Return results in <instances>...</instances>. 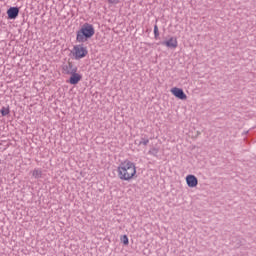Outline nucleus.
Returning <instances> with one entry per match:
<instances>
[{
    "instance_id": "obj_11",
    "label": "nucleus",
    "mask_w": 256,
    "mask_h": 256,
    "mask_svg": "<svg viewBox=\"0 0 256 256\" xmlns=\"http://www.w3.org/2000/svg\"><path fill=\"white\" fill-rule=\"evenodd\" d=\"M33 177H35V179H41L43 172L39 169H35L32 173Z\"/></svg>"
},
{
    "instance_id": "obj_10",
    "label": "nucleus",
    "mask_w": 256,
    "mask_h": 256,
    "mask_svg": "<svg viewBox=\"0 0 256 256\" xmlns=\"http://www.w3.org/2000/svg\"><path fill=\"white\" fill-rule=\"evenodd\" d=\"M0 113H1L2 117H7V115H9V113H11V110L9 109V106L2 107L0 110Z\"/></svg>"
},
{
    "instance_id": "obj_16",
    "label": "nucleus",
    "mask_w": 256,
    "mask_h": 256,
    "mask_svg": "<svg viewBox=\"0 0 256 256\" xmlns=\"http://www.w3.org/2000/svg\"><path fill=\"white\" fill-rule=\"evenodd\" d=\"M108 3L110 5H117V3H119V0H108Z\"/></svg>"
},
{
    "instance_id": "obj_3",
    "label": "nucleus",
    "mask_w": 256,
    "mask_h": 256,
    "mask_svg": "<svg viewBox=\"0 0 256 256\" xmlns=\"http://www.w3.org/2000/svg\"><path fill=\"white\" fill-rule=\"evenodd\" d=\"M71 55L76 59V61H79L81 59H85V57L89 55V50L83 44H76L71 50Z\"/></svg>"
},
{
    "instance_id": "obj_1",
    "label": "nucleus",
    "mask_w": 256,
    "mask_h": 256,
    "mask_svg": "<svg viewBox=\"0 0 256 256\" xmlns=\"http://www.w3.org/2000/svg\"><path fill=\"white\" fill-rule=\"evenodd\" d=\"M118 177L121 181H131L137 175V167L135 163L125 160L118 166Z\"/></svg>"
},
{
    "instance_id": "obj_12",
    "label": "nucleus",
    "mask_w": 256,
    "mask_h": 256,
    "mask_svg": "<svg viewBox=\"0 0 256 256\" xmlns=\"http://www.w3.org/2000/svg\"><path fill=\"white\" fill-rule=\"evenodd\" d=\"M149 155H153V157H157V155H159V149L157 148H152L149 150Z\"/></svg>"
},
{
    "instance_id": "obj_15",
    "label": "nucleus",
    "mask_w": 256,
    "mask_h": 256,
    "mask_svg": "<svg viewBox=\"0 0 256 256\" xmlns=\"http://www.w3.org/2000/svg\"><path fill=\"white\" fill-rule=\"evenodd\" d=\"M149 144V139H145V138H142L139 142V145H148Z\"/></svg>"
},
{
    "instance_id": "obj_14",
    "label": "nucleus",
    "mask_w": 256,
    "mask_h": 256,
    "mask_svg": "<svg viewBox=\"0 0 256 256\" xmlns=\"http://www.w3.org/2000/svg\"><path fill=\"white\" fill-rule=\"evenodd\" d=\"M154 36H155V39L159 37V27L157 25L154 26Z\"/></svg>"
},
{
    "instance_id": "obj_8",
    "label": "nucleus",
    "mask_w": 256,
    "mask_h": 256,
    "mask_svg": "<svg viewBox=\"0 0 256 256\" xmlns=\"http://www.w3.org/2000/svg\"><path fill=\"white\" fill-rule=\"evenodd\" d=\"M8 19H17L19 16V8L11 7L7 10Z\"/></svg>"
},
{
    "instance_id": "obj_13",
    "label": "nucleus",
    "mask_w": 256,
    "mask_h": 256,
    "mask_svg": "<svg viewBox=\"0 0 256 256\" xmlns=\"http://www.w3.org/2000/svg\"><path fill=\"white\" fill-rule=\"evenodd\" d=\"M121 241L123 242L124 245H129V238L127 237V235H123L121 237Z\"/></svg>"
},
{
    "instance_id": "obj_17",
    "label": "nucleus",
    "mask_w": 256,
    "mask_h": 256,
    "mask_svg": "<svg viewBox=\"0 0 256 256\" xmlns=\"http://www.w3.org/2000/svg\"><path fill=\"white\" fill-rule=\"evenodd\" d=\"M22 133H27V130H22Z\"/></svg>"
},
{
    "instance_id": "obj_9",
    "label": "nucleus",
    "mask_w": 256,
    "mask_h": 256,
    "mask_svg": "<svg viewBox=\"0 0 256 256\" xmlns=\"http://www.w3.org/2000/svg\"><path fill=\"white\" fill-rule=\"evenodd\" d=\"M64 73L66 75H72L73 73H77V67L73 66L71 63H68L63 67Z\"/></svg>"
},
{
    "instance_id": "obj_4",
    "label": "nucleus",
    "mask_w": 256,
    "mask_h": 256,
    "mask_svg": "<svg viewBox=\"0 0 256 256\" xmlns=\"http://www.w3.org/2000/svg\"><path fill=\"white\" fill-rule=\"evenodd\" d=\"M170 92L176 99H180V101H187V94L183 91V89L178 87L171 88Z\"/></svg>"
},
{
    "instance_id": "obj_6",
    "label": "nucleus",
    "mask_w": 256,
    "mask_h": 256,
    "mask_svg": "<svg viewBox=\"0 0 256 256\" xmlns=\"http://www.w3.org/2000/svg\"><path fill=\"white\" fill-rule=\"evenodd\" d=\"M70 79L68 80V83H70V85H77L79 83V81H81L83 79V76L77 72H74L73 74H70Z\"/></svg>"
},
{
    "instance_id": "obj_7",
    "label": "nucleus",
    "mask_w": 256,
    "mask_h": 256,
    "mask_svg": "<svg viewBox=\"0 0 256 256\" xmlns=\"http://www.w3.org/2000/svg\"><path fill=\"white\" fill-rule=\"evenodd\" d=\"M186 183L188 187H195L196 185H199V180L195 177V175H188L186 177Z\"/></svg>"
},
{
    "instance_id": "obj_2",
    "label": "nucleus",
    "mask_w": 256,
    "mask_h": 256,
    "mask_svg": "<svg viewBox=\"0 0 256 256\" xmlns=\"http://www.w3.org/2000/svg\"><path fill=\"white\" fill-rule=\"evenodd\" d=\"M93 35H95V28L93 25L85 23L76 32V41L77 43H86V41H89Z\"/></svg>"
},
{
    "instance_id": "obj_5",
    "label": "nucleus",
    "mask_w": 256,
    "mask_h": 256,
    "mask_svg": "<svg viewBox=\"0 0 256 256\" xmlns=\"http://www.w3.org/2000/svg\"><path fill=\"white\" fill-rule=\"evenodd\" d=\"M162 45H165L168 49H177L179 42L177 41V38L170 37L168 40L162 42Z\"/></svg>"
}]
</instances>
